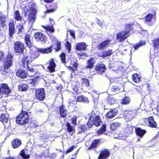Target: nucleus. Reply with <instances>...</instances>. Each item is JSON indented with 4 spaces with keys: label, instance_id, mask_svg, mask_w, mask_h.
<instances>
[{
    "label": "nucleus",
    "instance_id": "e2e57ef3",
    "mask_svg": "<svg viewBox=\"0 0 159 159\" xmlns=\"http://www.w3.org/2000/svg\"><path fill=\"white\" fill-rule=\"evenodd\" d=\"M4 53L2 51H0V61L4 58Z\"/></svg>",
    "mask_w": 159,
    "mask_h": 159
},
{
    "label": "nucleus",
    "instance_id": "a878e982",
    "mask_svg": "<svg viewBox=\"0 0 159 159\" xmlns=\"http://www.w3.org/2000/svg\"><path fill=\"white\" fill-rule=\"evenodd\" d=\"M120 90V89L119 87L116 85H114L112 86L109 89V91H110L111 93L112 94H114Z\"/></svg>",
    "mask_w": 159,
    "mask_h": 159
},
{
    "label": "nucleus",
    "instance_id": "49530a36",
    "mask_svg": "<svg viewBox=\"0 0 159 159\" xmlns=\"http://www.w3.org/2000/svg\"><path fill=\"white\" fill-rule=\"evenodd\" d=\"M49 136L47 134H42L41 136V140L43 142H46L47 141Z\"/></svg>",
    "mask_w": 159,
    "mask_h": 159
},
{
    "label": "nucleus",
    "instance_id": "ddd939ff",
    "mask_svg": "<svg viewBox=\"0 0 159 159\" xmlns=\"http://www.w3.org/2000/svg\"><path fill=\"white\" fill-rule=\"evenodd\" d=\"M112 53L113 51L112 50L104 51L99 53L98 56L99 57L104 58L110 56Z\"/></svg>",
    "mask_w": 159,
    "mask_h": 159
},
{
    "label": "nucleus",
    "instance_id": "e433bc0d",
    "mask_svg": "<svg viewBox=\"0 0 159 159\" xmlns=\"http://www.w3.org/2000/svg\"><path fill=\"white\" fill-rule=\"evenodd\" d=\"M14 18L17 20L20 21L21 20V17L18 11H16L15 12Z\"/></svg>",
    "mask_w": 159,
    "mask_h": 159
},
{
    "label": "nucleus",
    "instance_id": "7ed1b4c3",
    "mask_svg": "<svg viewBox=\"0 0 159 159\" xmlns=\"http://www.w3.org/2000/svg\"><path fill=\"white\" fill-rule=\"evenodd\" d=\"M29 116L27 112L22 111L16 119L17 124H25L29 122Z\"/></svg>",
    "mask_w": 159,
    "mask_h": 159
},
{
    "label": "nucleus",
    "instance_id": "dca6fc26",
    "mask_svg": "<svg viewBox=\"0 0 159 159\" xmlns=\"http://www.w3.org/2000/svg\"><path fill=\"white\" fill-rule=\"evenodd\" d=\"M111 41L109 40H107L101 43L98 45V48L100 49H102L108 46Z\"/></svg>",
    "mask_w": 159,
    "mask_h": 159
},
{
    "label": "nucleus",
    "instance_id": "1a4fd4ad",
    "mask_svg": "<svg viewBox=\"0 0 159 159\" xmlns=\"http://www.w3.org/2000/svg\"><path fill=\"white\" fill-rule=\"evenodd\" d=\"M110 155V151L107 149H104L101 152L98 159H106L109 157Z\"/></svg>",
    "mask_w": 159,
    "mask_h": 159
},
{
    "label": "nucleus",
    "instance_id": "423d86ee",
    "mask_svg": "<svg viewBox=\"0 0 159 159\" xmlns=\"http://www.w3.org/2000/svg\"><path fill=\"white\" fill-rule=\"evenodd\" d=\"M135 110H125L123 113V115L125 119L127 121L131 120L134 116L136 115Z\"/></svg>",
    "mask_w": 159,
    "mask_h": 159
},
{
    "label": "nucleus",
    "instance_id": "3c124183",
    "mask_svg": "<svg viewBox=\"0 0 159 159\" xmlns=\"http://www.w3.org/2000/svg\"><path fill=\"white\" fill-rule=\"evenodd\" d=\"M36 10L35 7H31L30 8V14L32 15H35L36 13Z\"/></svg>",
    "mask_w": 159,
    "mask_h": 159
},
{
    "label": "nucleus",
    "instance_id": "9b49d317",
    "mask_svg": "<svg viewBox=\"0 0 159 159\" xmlns=\"http://www.w3.org/2000/svg\"><path fill=\"white\" fill-rule=\"evenodd\" d=\"M34 37L37 40L45 42L46 40L45 35L41 33H36L34 34Z\"/></svg>",
    "mask_w": 159,
    "mask_h": 159
},
{
    "label": "nucleus",
    "instance_id": "f257e3e1",
    "mask_svg": "<svg viewBox=\"0 0 159 159\" xmlns=\"http://www.w3.org/2000/svg\"><path fill=\"white\" fill-rule=\"evenodd\" d=\"M52 49L51 48H38L36 47H33L30 51L31 54V61H33L39 56V53L42 54L48 53L51 52Z\"/></svg>",
    "mask_w": 159,
    "mask_h": 159
},
{
    "label": "nucleus",
    "instance_id": "5fc2aeb1",
    "mask_svg": "<svg viewBox=\"0 0 159 159\" xmlns=\"http://www.w3.org/2000/svg\"><path fill=\"white\" fill-rule=\"evenodd\" d=\"M66 55L65 53H62L60 55V58L61 62L64 63H66Z\"/></svg>",
    "mask_w": 159,
    "mask_h": 159
},
{
    "label": "nucleus",
    "instance_id": "20e7f679",
    "mask_svg": "<svg viewBox=\"0 0 159 159\" xmlns=\"http://www.w3.org/2000/svg\"><path fill=\"white\" fill-rule=\"evenodd\" d=\"M102 124L99 116L95 117L94 113H92L90 116L89 119L87 124L88 126L90 128L92 127L93 125L98 126Z\"/></svg>",
    "mask_w": 159,
    "mask_h": 159
},
{
    "label": "nucleus",
    "instance_id": "b1692460",
    "mask_svg": "<svg viewBox=\"0 0 159 159\" xmlns=\"http://www.w3.org/2000/svg\"><path fill=\"white\" fill-rule=\"evenodd\" d=\"M95 62L94 59L91 58L87 61V65L85 67L87 68L92 69L94 66V64Z\"/></svg>",
    "mask_w": 159,
    "mask_h": 159
},
{
    "label": "nucleus",
    "instance_id": "680f3d73",
    "mask_svg": "<svg viewBox=\"0 0 159 159\" xmlns=\"http://www.w3.org/2000/svg\"><path fill=\"white\" fill-rule=\"evenodd\" d=\"M17 28L19 32H21L22 31V29H23V25H20L18 26Z\"/></svg>",
    "mask_w": 159,
    "mask_h": 159
},
{
    "label": "nucleus",
    "instance_id": "13d9d810",
    "mask_svg": "<svg viewBox=\"0 0 159 159\" xmlns=\"http://www.w3.org/2000/svg\"><path fill=\"white\" fill-rule=\"evenodd\" d=\"M61 44L60 42L58 41L57 42L56 44L57 47L56 48V51H58L60 50L61 48Z\"/></svg>",
    "mask_w": 159,
    "mask_h": 159
},
{
    "label": "nucleus",
    "instance_id": "4468645a",
    "mask_svg": "<svg viewBox=\"0 0 159 159\" xmlns=\"http://www.w3.org/2000/svg\"><path fill=\"white\" fill-rule=\"evenodd\" d=\"M106 69L105 65L102 63L99 64L95 67V70L100 74L103 73Z\"/></svg>",
    "mask_w": 159,
    "mask_h": 159
},
{
    "label": "nucleus",
    "instance_id": "774afa93",
    "mask_svg": "<svg viewBox=\"0 0 159 159\" xmlns=\"http://www.w3.org/2000/svg\"><path fill=\"white\" fill-rule=\"evenodd\" d=\"M81 128L82 129V132H84V131H86V130L87 128L86 126H81Z\"/></svg>",
    "mask_w": 159,
    "mask_h": 159
},
{
    "label": "nucleus",
    "instance_id": "58836bf2",
    "mask_svg": "<svg viewBox=\"0 0 159 159\" xmlns=\"http://www.w3.org/2000/svg\"><path fill=\"white\" fill-rule=\"evenodd\" d=\"M28 70L30 72L32 73L33 76L35 75L37 73V70L34 69L33 67H30L28 65L27 66Z\"/></svg>",
    "mask_w": 159,
    "mask_h": 159
},
{
    "label": "nucleus",
    "instance_id": "69168bd1",
    "mask_svg": "<svg viewBox=\"0 0 159 159\" xmlns=\"http://www.w3.org/2000/svg\"><path fill=\"white\" fill-rule=\"evenodd\" d=\"M70 34L71 35V36H72V37L74 38H75V33L74 31H72V30H70Z\"/></svg>",
    "mask_w": 159,
    "mask_h": 159
},
{
    "label": "nucleus",
    "instance_id": "c9c22d12",
    "mask_svg": "<svg viewBox=\"0 0 159 159\" xmlns=\"http://www.w3.org/2000/svg\"><path fill=\"white\" fill-rule=\"evenodd\" d=\"M20 155L24 159H27L29 158L30 156L26 152V151L22 150L20 153Z\"/></svg>",
    "mask_w": 159,
    "mask_h": 159
},
{
    "label": "nucleus",
    "instance_id": "6ab92c4d",
    "mask_svg": "<svg viewBox=\"0 0 159 159\" xmlns=\"http://www.w3.org/2000/svg\"><path fill=\"white\" fill-rule=\"evenodd\" d=\"M9 35L11 37L15 31L14 21L13 20L11 21L9 24Z\"/></svg>",
    "mask_w": 159,
    "mask_h": 159
},
{
    "label": "nucleus",
    "instance_id": "2eb2a0df",
    "mask_svg": "<svg viewBox=\"0 0 159 159\" xmlns=\"http://www.w3.org/2000/svg\"><path fill=\"white\" fill-rule=\"evenodd\" d=\"M17 76L22 79L25 78L28 75L26 71L23 70H19L16 73Z\"/></svg>",
    "mask_w": 159,
    "mask_h": 159
},
{
    "label": "nucleus",
    "instance_id": "c85d7f7f",
    "mask_svg": "<svg viewBox=\"0 0 159 159\" xmlns=\"http://www.w3.org/2000/svg\"><path fill=\"white\" fill-rule=\"evenodd\" d=\"M106 125L105 124H103L102 125V127L98 131V135L103 134L106 132Z\"/></svg>",
    "mask_w": 159,
    "mask_h": 159
},
{
    "label": "nucleus",
    "instance_id": "6e6d98bb",
    "mask_svg": "<svg viewBox=\"0 0 159 159\" xmlns=\"http://www.w3.org/2000/svg\"><path fill=\"white\" fill-rule=\"evenodd\" d=\"M93 100V101L94 102V103H97L98 102V95L96 94L95 95H92Z\"/></svg>",
    "mask_w": 159,
    "mask_h": 159
},
{
    "label": "nucleus",
    "instance_id": "a211bd4d",
    "mask_svg": "<svg viewBox=\"0 0 159 159\" xmlns=\"http://www.w3.org/2000/svg\"><path fill=\"white\" fill-rule=\"evenodd\" d=\"M25 44L29 48H31L32 45L31 38L28 34H26L25 37Z\"/></svg>",
    "mask_w": 159,
    "mask_h": 159
},
{
    "label": "nucleus",
    "instance_id": "a19ab883",
    "mask_svg": "<svg viewBox=\"0 0 159 159\" xmlns=\"http://www.w3.org/2000/svg\"><path fill=\"white\" fill-rule=\"evenodd\" d=\"M153 47L156 48H159V38L153 41Z\"/></svg>",
    "mask_w": 159,
    "mask_h": 159
},
{
    "label": "nucleus",
    "instance_id": "a18cd8bd",
    "mask_svg": "<svg viewBox=\"0 0 159 159\" xmlns=\"http://www.w3.org/2000/svg\"><path fill=\"white\" fill-rule=\"evenodd\" d=\"M130 98L127 97H125L122 101V103L123 104H126L129 103L130 102Z\"/></svg>",
    "mask_w": 159,
    "mask_h": 159
},
{
    "label": "nucleus",
    "instance_id": "ea45409f",
    "mask_svg": "<svg viewBox=\"0 0 159 159\" xmlns=\"http://www.w3.org/2000/svg\"><path fill=\"white\" fill-rule=\"evenodd\" d=\"M66 126L67 127V131L69 133H71V134H72L74 130L73 127V126H72L70 125V124L68 122L67 123Z\"/></svg>",
    "mask_w": 159,
    "mask_h": 159
},
{
    "label": "nucleus",
    "instance_id": "338daca9",
    "mask_svg": "<svg viewBox=\"0 0 159 159\" xmlns=\"http://www.w3.org/2000/svg\"><path fill=\"white\" fill-rule=\"evenodd\" d=\"M30 126L31 127L33 128H35L37 126H38V125L36 124H34L33 123H32L30 124Z\"/></svg>",
    "mask_w": 159,
    "mask_h": 159
},
{
    "label": "nucleus",
    "instance_id": "cd10ccee",
    "mask_svg": "<svg viewBox=\"0 0 159 159\" xmlns=\"http://www.w3.org/2000/svg\"><path fill=\"white\" fill-rule=\"evenodd\" d=\"M100 140L99 139H95L93 142L89 149H91L92 148H95L97 147L98 145L99 144Z\"/></svg>",
    "mask_w": 159,
    "mask_h": 159
},
{
    "label": "nucleus",
    "instance_id": "39448f33",
    "mask_svg": "<svg viewBox=\"0 0 159 159\" xmlns=\"http://www.w3.org/2000/svg\"><path fill=\"white\" fill-rule=\"evenodd\" d=\"M14 49L16 52L20 54L26 52V50L24 44L20 42L15 43Z\"/></svg>",
    "mask_w": 159,
    "mask_h": 159
},
{
    "label": "nucleus",
    "instance_id": "f704fd0d",
    "mask_svg": "<svg viewBox=\"0 0 159 159\" xmlns=\"http://www.w3.org/2000/svg\"><path fill=\"white\" fill-rule=\"evenodd\" d=\"M120 125V124L118 122L111 123L110 125L111 129L113 130H114L119 127Z\"/></svg>",
    "mask_w": 159,
    "mask_h": 159
},
{
    "label": "nucleus",
    "instance_id": "09e8293b",
    "mask_svg": "<svg viewBox=\"0 0 159 159\" xmlns=\"http://www.w3.org/2000/svg\"><path fill=\"white\" fill-rule=\"evenodd\" d=\"M152 14L151 13L148 14L146 17V21L147 22L151 21L152 19Z\"/></svg>",
    "mask_w": 159,
    "mask_h": 159
},
{
    "label": "nucleus",
    "instance_id": "473e14b6",
    "mask_svg": "<svg viewBox=\"0 0 159 159\" xmlns=\"http://www.w3.org/2000/svg\"><path fill=\"white\" fill-rule=\"evenodd\" d=\"M29 22L31 24H33L35 21V16L33 14H29L28 18Z\"/></svg>",
    "mask_w": 159,
    "mask_h": 159
},
{
    "label": "nucleus",
    "instance_id": "37998d69",
    "mask_svg": "<svg viewBox=\"0 0 159 159\" xmlns=\"http://www.w3.org/2000/svg\"><path fill=\"white\" fill-rule=\"evenodd\" d=\"M23 10L24 11L25 16L26 17L27 16V13L30 14V8L29 7L25 6L23 8Z\"/></svg>",
    "mask_w": 159,
    "mask_h": 159
},
{
    "label": "nucleus",
    "instance_id": "393cba45",
    "mask_svg": "<svg viewBox=\"0 0 159 159\" xmlns=\"http://www.w3.org/2000/svg\"><path fill=\"white\" fill-rule=\"evenodd\" d=\"M136 134L140 137H142L146 133L145 130L140 128H136L135 129Z\"/></svg>",
    "mask_w": 159,
    "mask_h": 159
},
{
    "label": "nucleus",
    "instance_id": "de8ad7c7",
    "mask_svg": "<svg viewBox=\"0 0 159 159\" xmlns=\"http://www.w3.org/2000/svg\"><path fill=\"white\" fill-rule=\"evenodd\" d=\"M70 64L75 68H76L77 66L78 65L77 63V60L75 58H73L71 60Z\"/></svg>",
    "mask_w": 159,
    "mask_h": 159
},
{
    "label": "nucleus",
    "instance_id": "f03ea898",
    "mask_svg": "<svg viewBox=\"0 0 159 159\" xmlns=\"http://www.w3.org/2000/svg\"><path fill=\"white\" fill-rule=\"evenodd\" d=\"M132 30V28L130 25H126L125 30L120 31L116 34V39L119 42H123L129 36V31Z\"/></svg>",
    "mask_w": 159,
    "mask_h": 159
},
{
    "label": "nucleus",
    "instance_id": "c756f323",
    "mask_svg": "<svg viewBox=\"0 0 159 159\" xmlns=\"http://www.w3.org/2000/svg\"><path fill=\"white\" fill-rule=\"evenodd\" d=\"M77 101L79 102H88L89 100L88 99L83 96H79L77 99Z\"/></svg>",
    "mask_w": 159,
    "mask_h": 159
},
{
    "label": "nucleus",
    "instance_id": "052dcab7",
    "mask_svg": "<svg viewBox=\"0 0 159 159\" xmlns=\"http://www.w3.org/2000/svg\"><path fill=\"white\" fill-rule=\"evenodd\" d=\"M126 136L125 135L122 136L121 134H120L116 138H119L120 139H126ZM116 138V137H115Z\"/></svg>",
    "mask_w": 159,
    "mask_h": 159
},
{
    "label": "nucleus",
    "instance_id": "4d7b16f0",
    "mask_svg": "<svg viewBox=\"0 0 159 159\" xmlns=\"http://www.w3.org/2000/svg\"><path fill=\"white\" fill-rule=\"evenodd\" d=\"M77 117L76 116H74L72 118L71 120L72 121V124L75 125H77L76 121H77Z\"/></svg>",
    "mask_w": 159,
    "mask_h": 159
},
{
    "label": "nucleus",
    "instance_id": "0e129e2a",
    "mask_svg": "<svg viewBox=\"0 0 159 159\" xmlns=\"http://www.w3.org/2000/svg\"><path fill=\"white\" fill-rule=\"evenodd\" d=\"M74 146H72L70 148H69L68 150L66 152V153H68L71 151L73 149H74Z\"/></svg>",
    "mask_w": 159,
    "mask_h": 159
},
{
    "label": "nucleus",
    "instance_id": "864d4df0",
    "mask_svg": "<svg viewBox=\"0 0 159 159\" xmlns=\"http://www.w3.org/2000/svg\"><path fill=\"white\" fill-rule=\"evenodd\" d=\"M22 55V59H23V60L24 61H26L27 62H29L30 61H30V59H29L30 57H28L26 54H23Z\"/></svg>",
    "mask_w": 159,
    "mask_h": 159
},
{
    "label": "nucleus",
    "instance_id": "c03bdc74",
    "mask_svg": "<svg viewBox=\"0 0 159 159\" xmlns=\"http://www.w3.org/2000/svg\"><path fill=\"white\" fill-rule=\"evenodd\" d=\"M44 28L46 29L47 31H48L51 32H53L54 31V29L52 25H47Z\"/></svg>",
    "mask_w": 159,
    "mask_h": 159
},
{
    "label": "nucleus",
    "instance_id": "9d476101",
    "mask_svg": "<svg viewBox=\"0 0 159 159\" xmlns=\"http://www.w3.org/2000/svg\"><path fill=\"white\" fill-rule=\"evenodd\" d=\"M11 90L9 89L7 84H2L0 86V93L3 94L7 95L10 93Z\"/></svg>",
    "mask_w": 159,
    "mask_h": 159
},
{
    "label": "nucleus",
    "instance_id": "7c9ffc66",
    "mask_svg": "<svg viewBox=\"0 0 159 159\" xmlns=\"http://www.w3.org/2000/svg\"><path fill=\"white\" fill-rule=\"evenodd\" d=\"M0 119L3 122L7 123L8 120V116L5 114H2L0 116Z\"/></svg>",
    "mask_w": 159,
    "mask_h": 159
},
{
    "label": "nucleus",
    "instance_id": "5701e85b",
    "mask_svg": "<svg viewBox=\"0 0 159 159\" xmlns=\"http://www.w3.org/2000/svg\"><path fill=\"white\" fill-rule=\"evenodd\" d=\"M148 124L151 127L156 128L157 127V123L154 121L153 117L151 116L149 117L148 120Z\"/></svg>",
    "mask_w": 159,
    "mask_h": 159
},
{
    "label": "nucleus",
    "instance_id": "603ef678",
    "mask_svg": "<svg viewBox=\"0 0 159 159\" xmlns=\"http://www.w3.org/2000/svg\"><path fill=\"white\" fill-rule=\"evenodd\" d=\"M146 43L145 41L141 42L140 43L137 44L136 45L134 46L135 50L137 49L140 47L142 45L145 44Z\"/></svg>",
    "mask_w": 159,
    "mask_h": 159
},
{
    "label": "nucleus",
    "instance_id": "bf43d9fd",
    "mask_svg": "<svg viewBox=\"0 0 159 159\" xmlns=\"http://www.w3.org/2000/svg\"><path fill=\"white\" fill-rule=\"evenodd\" d=\"M66 47L67 48L68 52H69L71 49V46L70 44L68 42H67L66 44Z\"/></svg>",
    "mask_w": 159,
    "mask_h": 159
},
{
    "label": "nucleus",
    "instance_id": "4be33fe9",
    "mask_svg": "<svg viewBox=\"0 0 159 159\" xmlns=\"http://www.w3.org/2000/svg\"><path fill=\"white\" fill-rule=\"evenodd\" d=\"M59 110L61 116L63 118L65 117L67 114V111L65 109V107L62 105L60 107Z\"/></svg>",
    "mask_w": 159,
    "mask_h": 159
},
{
    "label": "nucleus",
    "instance_id": "412c9836",
    "mask_svg": "<svg viewBox=\"0 0 159 159\" xmlns=\"http://www.w3.org/2000/svg\"><path fill=\"white\" fill-rule=\"evenodd\" d=\"M21 141L17 139L14 140L12 143V146L14 148L19 147L21 144Z\"/></svg>",
    "mask_w": 159,
    "mask_h": 159
},
{
    "label": "nucleus",
    "instance_id": "f3484780",
    "mask_svg": "<svg viewBox=\"0 0 159 159\" xmlns=\"http://www.w3.org/2000/svg\"><path fill=\"white\" fill-rule=\"evenodd\" d=\"M117 113V110L114 109L109 111L106 114V117L111 119L115 116Z\"/></svg>",
    "mask_w": 159,
    "mask_h": 159
},
{
    "label": "nucleus",
    "instance_id": "72a5a7b5",
    "mask_svg": "<svg viewBox=\"0 0 159 159\" xmlns=\"http://www.w3.org/2000/svg\"><path fill=\"white\" fill-rule=\"evenodd\" d=\"M6 20V16L4 15H1L0 16V24L2 26L5 25Z\"/></svg>",
    "mask_w": 159,
    "mask_h": 159
},
{
    "label": "nucleus",
    "instance_id": "2f4dec72",
    "mask_svg": "<svg viewBox=\"0 0 159 159\" xmlns=\"http://www.w3.org/2000/svg\"><path fill=\"white\" fill-rule=\"evenodd\" d=\"M132 79L133 81L135 83L139 82L140 80L139 76L137 74H134L132 75Z\"/></svg>",
    "mask_w": 159,
    "mask_h": 159
},
{
    "label": "nucleus",
    "instance_id": "79ce46f5",
    "mask_svg": "<svg viewBox=\"0 0 159 159\" xmlns=\"http://www.w3.org/2000/svg\"><path fill=\"white\" fill-rule=\"evenodd\" d=\"M36 80L37 79L34 78V79H30L28 80V81L29 83L34 86L37 84Z\"/></svg>",
    "mask_w": 159,
    "mask_h": 159
},
{
    "label": "nucleus",
    "instance_id": "8fccbe9b",
    "mask_svg": "<svg viewBox=\"0 0 159 159\" xmlns=\"http://www.w3.org/2000/svg\"><path fill=\"white\" fill-rule=\"evenodd\" d=\"M107 103L110 105L113 104L115 102V100L112 98L109 97L107 99Z\"/></svg>",
    "mask_w": 159,
    "mask_h": 159
},
{
    "label": "nucleus",
    "instance_id": "bb28decb",
    "mask_svg": "<svg viewBox=\"0 0 159 159\" xmlns=\"http://www.w3.org/2000/svg\"><path fill=\"white\" fill-rule=\"evenodd\" d=\"M28 86L25 84H20L18 86V89L20 91H25L27 90Z\"/></svg>",
    "mask_w": 159,
    "mask_h": 159
},
{
    "label": "nucleus",
    "instance_id": "0eeeda50",
    "mask_svg": "<svg viewBox=\"0 0 159 159\" xmlns=\"http://www.w3.org/2000/svg\"><path fill=\"white\" fill-rule=\"evenodd\" d=\"M6 61L4 62L3 71H5V70L8 69L11 66L12 61V56L11 53H8Z\"/></svg>",
    "mask_w": 159,
    "mask_h": 159
},
{
    "label": "nucleus",
    "instance_id": "4c0bfd02",
    "mask_svg": "<svg viewBox=\"0 0 159 159\" xmlns=\"http://www.w3.org/2000/svg\"><path fill=\"white\" fill-rule=\"evenodd\" d=\"M82 86L87 87L89 86V81L88 79H86L83 78L82 79Z\"/></svg>",
    "mask_w": 159,
    "mask_h": 159
},
{
    "label": "nucleus",
    "instance_id": "f8f14e48",
    "mask_svg": "<svg viewBox=\"0 0 159 159\" xmlns=\"http://www.w3.org/2000/svg\"><path fill=\"white\" fill-rule=\"evenodd\" d=\"M49 66L48 67V71L50 72H52L55 71V68L56 65L53 59H52L49 60Z\"/></svg>",
    "mask_w": 159,
    "mask_h": 159
},
{
    "label": "nucleus",
    "instance_id": "aec40b11",
    "mask_svg": "<svg viewBox=\"0 0 159 159\" xmlns=\"http://www.w3.org/2000/svg\"><path fill=\"white\" fill-rule=\"evenodd\" d=\"M87 45L84 43H80L76 46V49L79 50H85L86 49Z\"/></svg>",
    "mask_w": 159,
    "mask_h": 159
},
{
    "label": "nucleus",
    "instance_id": "6e6552de",
    "mask_svg": "<svg viewBox=\"0 0 159 159\" xmlns=\"http://www.w3.org/2000/svg\"><path fill=\"white\" fill-rule=\"evenodd\" d=\"M36 98L39 100H43L45 98L44 91L43 89H38L35 91Z\"/></svg>",
    "mask_w": 159,
    "mask_h": 159
}]
</instances>
